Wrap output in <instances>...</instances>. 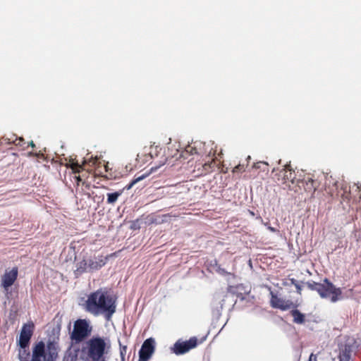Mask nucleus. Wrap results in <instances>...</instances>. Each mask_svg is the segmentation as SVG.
Segmentation results:
<instances>
[{"mask_svg": "<svg viewBox=\"0 0 361 361\" xmlns=\"http://www.w3.org/2000/svg\"><path fill=\"white\" fill-rule=\"evenodd\" d=\"M85 309L94 316L104 314L110 320L116 312V301L106 291L99 289L88 295Z\"/></svg>", "mask_w": 361, "mask_h": 361, "instance_id": "f257e3e1", "label": "nucleus"}, {"mask_svg": "<svg viewBox=\"0 0 361 361\" xmlns=\"http://www.w3.org/2000/svg\"><path fill=\"white\" fill-rule=\"evenodd\" d=\"M81 350L80 357L85 361H106L105 355L111 348L110 341L100 336H94L86 342Z\"/></svg>", "mask_w": 361, "mask_h": 361, "instance_id": "f03ea898", "label": "nucleus"}, {"mask_svg": "<svg viewBox=\"0 0 361 361\" xmlns=\"http://www.w3.org/2000/svg\"><path fill=\"white\" fill-rule=\"evenodd\" d=\"M305 285L310 290L317 291L322 298H330L331 302H336L341 299V289L336 288L327 279H324L323 283L309 281Z\"/></svg>", "mask_w": 361, "mask_h": 361, "instance_id": "7ed1b4c3", "label": "nucleus"}, {"mask_svg": "<svg viewBox=\"0 0 361 361\" xmlns=\"http://www.w3.org/2000/svg\"><path fill=\"white\" fill-rule=\"evenodd\" d=\"M92 327L85 319H78L75 322L71 338L77 343L81 342L90 334Z\"/></svg>", "mask_w": 361, "mask_h": 361, "instance_id": "20e7f679", "label": "nucleus"}, {"mask_svg": "<svg viewBox=\"0 0 361 361\" xmlns=\"http://www.w3.org/2000/svg\"><path fill=\"white\" fill-rule=\"evenodd\" d=\"M197 344V339L195 337H192L185 341L178 340L174 343L171 350L176 355H182L195 348Z\"/></svg>", "mask_w": 361, "mask_h": 361, "instance_id": "39448f33", "label": "nucleus"}, {"mask_svg": "<svg viewBox=\"0 0 361 361\" xmlns=\"http://www.w3.org/2000/svg\"><path fill=\"white\" fill-rule=\"evenodd\" d=\"M155 341L152 338L146 339L139 350V361L148 360L154 352Z\"/></svg>", "mask_w": 361, "mask_h": 361, "instance_id": "423d86ee", "label": "nucleus"}, {"mask_svg": "<svg viewBox=\"0 0 361 361\" xmlns=\"http://www.w3.org/2000/svg\"><path fill=\"white\" fill-rule=\"evenodd\" d=\"M34 331V324L32 323L30 324H25L20 330L19 341H18V346L19 347H28L30 339L33 334Z\"/></svg>", "mask_w": 361, "mask_h": 361, "instance_id": "0eeeda50", "label": "nucleus"}, {"mask_svg": "<svg viewBox=\"0 0 361 361\" xmlns=\"http://www.w3.org/2000/svg\"><path fill=\"white\" fill-rule=\"evenodd\" d=\"M228 296L229 295L224 292L216 293L214 295L212 302V311L215 316L219 317L221 315L224 302Z\"/></svg>", "mask_w": 361, "mask_h": 361, "instance_id": "6e6552de", "label": "nucleus"}, {"mask_svg": "<svg viewBox=\"0 0 361 361\" xmlns=\"http://www.w3.org/2000/svg\"><path fill=\"white\" fill-rule=\"evenodd\" d=\"M18 276V269L14 267L11 271H6L1 278V286L7 290L11 287Z\"/></svg>", "mask_w": 361, "mask_h": 361, "instance_id": "1a4fd4ad", "label": "nucleus"}, {"mask_svg": "<svg viewBox=\"0 0 361 361\" xmlns=\"http://www.w3.org/2000/svg\"><path fill=\"white\" fill-rule=\"evenodd\" d=\"M46 356L45 344L43 341H39L32 348L30 361H42V360Z\"/></svg>", "mask_w": 361, "mask_h": 361, "instance_id": "9d476101", "label": "nucleus"}, {"mask_svg": "<svg viewBox=\"0 0 361 361\" xmlns=\"http://www.w3.org/2000/svg\"><path fill=\"white\" fill-rule=\"evenodd\" d=\"M271 295V305L274 308H279L282 310H286L291 307L293 305V302L290 301H286L274 294L272 291L270 292Z\"/></svg>", "mask_w": 361, "mask_h": 361, "instance_id": "9b49d317", "label": "nucleus"}, {"mask_svg": "<svg viewBox=\"0 0 361 361\" xmlns=\"http://www.w3.org/2000/svg\"><path fill=\"white\" fill-rule=\"evenodd\" d=\"M291 316L293 317V322L298 324H302L305 322V316L298 310H293L290 312Z\"/></svg>", "mask_w": 361, "mask_h": 361, "instance_id": "f8f14e48", "label": "nucleus"}, {"mask_svg": "<svg viewBox=\"0 0 361 361\" xmlns=\"http://www.w3.org/2000/svg\"><path fill=\"white\" fill-rule=\"evenodd\" d=\"M351 355L352 351L350 347L345 346V348L343 350H341L339 353V361H352Z\"/></svg>", "mask_w": 361, "mask_h": 361, "instance_id": "ddd939ff", "label": "nucleus"}, {"mask_svg": "<svg viewBox=\"0 0 361 361\" xmlns=\"http://www.w3.org/2000/svg\"><path fill=\"white\" fill-rule=\"evenodd\" d=\"M30 352L28 347H19L18 357L20 361H29Z\"/></svg>", "mask_w": 361, "mask_h": 361, "instance_id": "4468645a", "label": "nucleus"}, {"mask_svg": "<svg viewBox=\"0 0 361 361\" xmlns=\"http://www.w3.org/2000/svg\"><path fill=\"white\" fill-rule=\"evenodd\" d=\"M78 350L68 349L63 359V361H77Z\"/></svg>", "mask_w": 361, "mask_h": 361, "instance_id": "2eb2a0df", "label": "nucleus"}, {"mask_svg": "<svg viewBox=\"0 0 361 361\" xmlns=\"http://www.w3.org/2000/svg\"><path fill=\"white\" fill-rule=\"evenodd\" d=\"M47 356L55 357H57L58 351H57V345L54 342H49L47 343Z\"/></svg>", "mask_w": 361, "mask_h": 361, "instance_id": "dca6fc26", "label": "nucleus"}, {"mask_svg": "<svg viewBox=\"0 0 361 361\" xmlns=\"http://www.w3.org/2000/svg\"><path fill=\"white\" fill-rule=\"evenodd\" d=\"M120 195H121V192H119L108 193L107 194V202L109 204L115 203L117 201V200Z\"/></svg>", "mask_w": 361, "mask_h": 361, "instance_id": "f3484780", "label": "nucleus"}, {"mask_svg": "<svg viewBox=\"0 0 361 361\" xmlns=\"http://www.w3.org/2000/svg\"><path fill=\"white\" fill-rule=\"evenodd\" d=\"M104 263L102 262V261H100L99 262L97 261H92L90 260L89 262V267L90 269H98L101 268Z\"/></svg>", "mask_w": 361, "mask_h": 361, "instance_id": "a211bd4d", "label": "nucleus"}, {"mask_svg": "<svg viewBox=\"0 0 361 361\" xmlns=\"http://www.w3.org/2000/svg\"><path fill=\"white\" fill-rule=\"evenodd\" d=\"M147 176V175H142V176L137 177V178L134 179L128 185H127L126 187V188L127 190H130L135 183L143 180Z\"/></svg>", "mask_w": 361, "mask_h": 361, "instance_id": "6ab92c4d", "label": "nucleus"}, {"mask_svg": "<svg viewBox=\"0 0 361 361\" xmlns=\"http://www.w3.org/2000/svg\"><path fill=\"white\" fill-rule=\"evenodd\" d=\"M86 265H87V262H85V261L80 262L78 264L76 271L78 272L79 274L82 273L86 269Z\"/></svg>", "mask_w": 361, "mask_h": 361, "instance_id": "aec40b11", "label": "nucleus"}, {"mask_svg": "<svg viewBox=\"0 0 361 361\" xmlns=\"http://www.w3.org/2000/svg\"><path fill=\"white\" fill-rule=\"evenodd\" d=\"M71 167L75 173H79L80 170L82 169V166L80 165L78 162H73L71 164Z\"/></svg>", "mask_w": 361, "mask_h": 361, "instance_id": "412c9836", "label": "nucleus"}, {"mask_svg": "<svg viewBox=\"0 0 361 361\" xmlns=\"http://www.w3.org/2000/svg\"><path fill=\"white\" fill-rule=\"evenodd\" d=\"M291 282H292V284H293L295 286V287L296 288L297 292L298 293H300L301 290H302V288H301L300 285L295 279H291Z\"/></svg>", "mask_w": 361, "mask_h": 361, "instance_id": "4be33fe9", "label": "nucleus"}, {"mask_svg": "<svg viewBox=\"0 0 361 361\" xmlns=\"http://www.w3.org/2000/svg\"><path fill=\"white\" fill-rule=\"evenodd\" d=\"M126 346H121L120 354L122 359L121 361H124V355L126 353Z\"/></svg>", "mask_w": 361, "mask_h": 361, "instance_id": "5701e85b", "label": "nucleus"}, {"mask_svg": "<svg viewBox=\"0 0 361 361\" xmlns=\"http://www.w3.org/2000/svg\"><path fill=\"white\" fill-rule=\"evenodd\" d=\"M15 144L18 146H23V144L25 143L24 139L23 137L17 138L15 140Z\"/></svg>", "mask_w": 361, "mask_h": 361, "instance_id": "b1692460", "label": "nucleus"}, {"mask_svg": "<svg viewBox=\"0 0 361 361\" xmlns=\"http://www.w3.org/2000/svg\"><path fill=\"white\" fill-rule=\"evenodd\" d=\"M56 357H51V356H46L43 358L44 361H54V360L56 359Z\"/></svg>", "mask_w": 361, "mask_h": 361, "instance_id": "393cba45", "label": "nucleus"}, {"mask_svg": "<svg viewBox=\"0 0 361 361\" xmlns=\"http://www.w3.org/2000/svg\"><path fill=\"white\" fill-rule=\"evenodd\" d=\"M309 361H317V356L314 354L311 353L309 357Z\"/></svg>", "mask_w": 361, "mask_h": 361, "instance_id": "a878e982", "label": "nucleus"}, {"mask_svg": "<svg viewBox=\"0 0 361 361\" xmlns=\"http://www.w3.org/2000/svg\"><path fill=\"white\" fill-rule=\"evenodd\" d=\"M240 169H241V165H240V164H239V165H238L237 166H235V167L234 168L233 171H234V172H236V171H240Z\"/></svg>", "mask_w": 361, "mask_h": 361, "instance_id": "bb28decb", "label": "nucleus"}, {"mask_svg": "<svg viewBox=\"0 0 361 361\" xmlns=\"http://www.w3.org/2000/svg\"><path fill=\"white\" fill-rule=\"evenodd\" d=\"M268 229L271 231V232H276V229L271 226H269Z\"/></svg>", "mask_w": 361, "mask_h": 361, "instance_id": "cd10ccee", "label": "nucleus"}, {"mask_svg": "<svg viewBox=\"0 0 361 361\" xmlns=\"http://www.w3.org/2000/svg\"><path fill=\"white\" fill-rule=\"evenodd\" d=\"M28 145L31 146L32 147H35V145L34 144L33 141H31L30 142H29Z\"/></svg>", "mask_w": 361, "mask_h": 361, "instance_id": "c85d7f7f", "label": "nucleus"}, {"mask_svg": "<svg viewBox=\"0 0 361 361\" xmlns=\"http://www.w3.org/2000/svg\"><path fill=\"white\" fill-rule=\"evenodd\" d=\"M261 163H262V162H260V164H261ZM259 163L255 164L254 167H255V168H259Z\"/></svg>", "mask_w": 361, "mask_h": 361, "instance_id": "c756f323", "label": "nucleus"}, {"mask_svg": "<svg viewBox=\"0 0 361 361\" xmlns=\"http://www.w3.org/2000/svg\"><path fill=\"white\" fill-rule=\"evenodd\" d=\"M286 170H289V171H290V169L289 166H286Z\"/></svg>", "mask_w": 361, "mask_h": 361, "instance_id": "7c9ffc66", "label": "nucleus"}, {"mask_svg": "<svg viewBox=\"0 0 361 361\" xmlns=\"http://www.w3.org/2000/svg\"><path fill=\"white\" fill-rule=\"evenodd\" d=\"M104 167H105L106 171H107L108 169H109V166L107 165H105Z\"/></svg>", "mask_w": 361, "mask_h": 361, "instance_id": "2f4dec72", "label": "nucleus"}, {"mask_svg": "<svg viewBox=\"0 0 361 361\" xmlns=\"http://www.w3.org/2000/svg\"><path fill=\"white\" fill-rule=\"evenodd\" d=\"M78 181H80L81 180V178L78 176V177H76Z\"/></svg>", "mask_w": 361, "mask_h": 361, "instance_id": "473e14b6", "label": "nucleus"}]
</instances>
